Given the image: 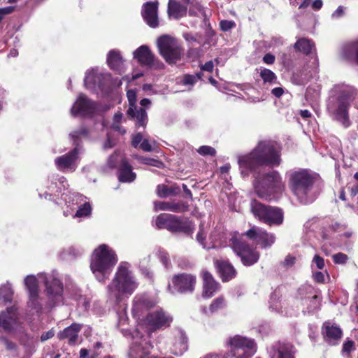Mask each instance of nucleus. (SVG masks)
Listing matches in <instances>:
<instances>
[{
    "instance_id": "obj_1",
    "label": "nucleus",
    "mask_w": 358,
    "mask_h": 358,
    "mask_svg": "<svg viewBox=\"0 0 358 358\" xmlns=\"http://www.w3.org/2000/svg\"><path fill=\"white\" fill-rule=\"evenodd\" d=\"M281 150L280 144L275 141H259L250 152L238 158L240 168L242 172L245 170L256 173L262 166H278L282 162Z\"/></svg>"
},
{
    "instance_id": "obj_2",
    "label": "nucleus",
    "mask_w": 358,
    "mask_h": 358,
    "mask_svg": "<svg viewBox=\"0 0 358 358\" xmlns=\"http://www.w3.org/2000/svg\"><path fill=\"white\" fill-rule=\"evenodd\" d=\"M138 287V283L129 269V264L121 262L107 288L110 296L119 303L124 296H131Z\"/></svg>"
},
{
    "instance_id": "obj_3",
    "label": "nucleus",
    "mask_w": 358,
    "mask_h": 358,
    "mask_svg": "<svg viewBox=\"0 0 358 358\" xmlns=\"http://www.w3.org/2000/svg\"><path fill=\"white\" fill-rule=\"evenodd\" d=\"M253 185L257 196L268 201L276 199L285 189L282 176L275 170L259 174L255 177Z\"/></svg>"
},
{
    "instance_id": "obj_4",
    "label": "nucleus",
    "mask_w": 358,
    "mask_h": 358,
    "mask_svg": "<svg viewBox=\"0 0 358 358\" xmlns=\"http://www.w3.org/2000/svg\"><path fill=\"white\" fill-rule=\"evenodd\" d=\"M117 262V257L115 251L107 245L102 244L94 250L90 268L96 278L100 282H104Z\"/></svg>"
},
{
    "instance_id": "obj_5",
    "label": "nucleus",
    "mask_w": 358,
    "mask_h": 358,
    "mask_svg": "<svg viewBox=\"0 0 358 358\" xmlns=\"http://www.w3.org/2000/svg\"><path fill=\"white\" fill-rule=\"evenodd\" d=\"M317 181L316 174L305 169L291 171L287 174L288 187L299 199L307 197Z\"/></svg>"
},
{
    "instance_id": "obj_6",
    "label": "nucleus",
    "mask_w": 358,
    "mask_h": 358,
    "mask_svg": "<svg viewBox=\"0 0 358 358\" xmlns=\"http://www.w3.org/2000/svg\"><path fill=\"white\" fill-rule=\"evenodd\" d=\"M229 245L233 252L238 256L243 265L251 266L257 263L260 258V252L257 247L250 244L243 237V233L231 231L229 234Z\"/></svg>"
},
{
    "instance_id": "obj_7",
    "label": "nucleus",
    "mask_w": 358,
    "mask_h": 358,
    "mask_svg": "<svg viewBox=\"0 0 358 358\" xmlns=\"http://www.w3.org/2000/svg\"><path fill=\"white\" fill-rule=\"evenodd\" d=\"M158 229H166L171 233H183L192 236L194 224L187 217H182L173 214L161 213L155 220Z\"/></svg>"
},
{
    "instance_id": "obj_8",
    "label": "nucleus",
    "mask_w": 358,
    "mask_h": 358,
    "mask_svg": "<svg viewBox=\"0 0 358 358\" xmlns=\"http://www.w3.org/2000/svg\"><path fill=\"white\" fill-rule=\"evenodd\" d=\"M251 212L259 222L269 227L280 226L284 221L282 208L264 204L255 199L251 202Z\"/></svg>"
},
{
    "instance_id": "obj_9",
    "label": "nucleus",
    "mask_w": 358,
    "mask_h": 358,
    "mask_svg": "<svg viewBox=\"0 0 358 358\" xmlns=\"http://www.w3.org/2000/svg\"><path fill=\"white\" fill-rule=\"evenodd\" d=\"M157 44L160 55L167 64L172 65L181 59L183 48L177 38L162 35L157 38Z\"/></svg>"
},
{
    "instance_id": "obj_10",
    "label": "nucleus",
    "mask_w": 358,
    "mask_h": 358,
    "mask_svg": "<svg viewBox=\"0 0 358 358\" xmlns=\"http://www.w3.org/2000/svg\"><path fill=\"white\" fill-rule=\"evenodd\" d=\"M227 345L230 347V352L227 356L236 358H250L257 350L254 339L240 335L229 338Z\"/></svg>"
},
{
    "instance_id": "obj_11",
    "label": "nucleus",
    "mask_w": 358,
    "mask_h": 358,
    "mask_svg": "<svg viewBox=\"0 0 358 358\" xmlns=\"http://www.w3.org/2000/svg\"><path fill=\"white\" fill-rule=\"evenodd\" d=\"M352 101V92L346 90L342 91L337 97V106L332 112L334 119L340 122L344 128H348L351 125L349 108Z\"/></svg>"
},
{
    "instance_id": "obj_12",
    "label": "nucleus",
    "mask_w": 358,
    "mask_h": 358,
    "mask_svg": "<svg viewBox=\"0 0 358 358\" xmlns=\"http://www.w3.org/2000/svg\"><path fill=\"white\" fill-rule=\"evenodd\" d=\"M172 321L173 318L161 309L148 313L142 322L148 331L155 332L169 327Z\"/></svg>"
},
{
    "instance_id": "obj_13",
    "label": "nucleus",
    "mask_w": 358,
    "mask_h": 358,
    "mask_svg": "<svg viewBox=\"0 0 358 358\" xmlns=\"http://www.w3.org/2000/svg\"><path fill=\"white\" fill-rule=\"evenodd\" d=\"M243 235H245L248 240L253 241L256 245H259L262 249L271 248L275 243L276 239L274 234L257 226L252 227L243 233Z\"/></svg>"
},
{
    "instance_id": "obj_14",
    "label": "nucleus",
    "mask_w": 358,
    "mask_h": 358,
    "mask_svg": "<svg viewBox=\"0 0 358 358\" xmlns=\"http://www.w3.org/2000/svg\"><path fill=\"white\" fill-rule=\"evenodd\" d=\"M45 286L48 299V305L50 308L56 306L63 301L64 287L60 280L52 275L46 277Z\"/></svg>"
},
{
    "instance_id": "obj_15",
    "label": "nucleus",
    "mask_w": 358,
    "mask_h": 358,
    "mask_svg": "<svg viewBox=\"0 0 358 358\" xmlns=\"http://www.w3.org/2000/svg\"><path fill=\"white\" fill-rule=\"evenodd\" d=\"M174 289L180 294H192L196 284V276L189 273L175 274L171 278Z\"/></svg>"
},
{
    "instance_id": "obj_16",
    "label": "nucleus",
    "mask_w": 358,
    "mask_h": 358,
    "mask_svg": "<svg viewBox=\"0 0 358 358\" xmlns=\"http://www.w3.org/2000/svg\"><path fill=\"white\" fill-rule=\"evenodd\" d=\"M96 109V103L88 99L85 94H80L71 108L74 115H92Z\"/></svg>"
},
{
    "instance_id": "obj_17",
    "label": "nucleus",
    "mask_w": 358,
    "mask_h": 358,
    "mask_svg": "<svg viewBox=\"0 0 358 358\" xmlns=\"http://www.w3.org/2000/svg\"><path fill=\"white\" fill-rule=\"evenodd\" d=\"M159 1H147L142 6L141 15L146 24L156 28L159 26L158 7Z\"/></svg>"
},
{
    "instance_id": "obj_18",
    "label": "nucleus",
    "mask_w": 358,
    "mask_h": 358,
    "mask_svg": "<svg viewBox=\"0 0 358 358\" xmlns=\"http://www.w3.org/2000/svg\"><path fill=\"white\" fill-rule=\"evenodd\" d=\"M321 331L324 340L331 345H336L343 336L341 328L330 321H326L322 324Z\"/></svg>"
},
{
    "instance_id": "obj_19",
    "label": "nucleus",
    "mask_w": 358,
    "mask_h": 358,
    "mask_svg": "<svg viewBox=\"0 0 358 358\" xmlns=\"http://www.w3.org/2000/svg\"><path fill=\"white\" fill-rule=\"evenodd\" d=\"M24 284L29 293V306L37 311L41 310V305L38 302L39 289L37 278L34 275H27L24 279Z\"/></svg>"
},
{
    "instance_id": "obj_20",
    "label": "nucleus",
    "mask_w": 358,
    "mask_h": 358,
    "mask_svg": "<svg viewBox=\"0 0 358 358\" xmlns=\"http://www.w3.org/2000/svg\"><path fill=\"white\" fill-rule=\"evenodd\" d=\"M295 348L288 342L278 341L271 348V358H295Z\"/></svg>"
},
{
    "instance_id": "obj_21",
    "label": "nucleus",
    "mask_w": 358,
    "mask_h": 358,
    "mask_svg": "<svg viewBox=\"0 0 358 358\" xmlns=\"http://www.w3.org/2000/svg\"><path fill=\"white\" fill-rule=\"evenodd\" d=\"M201 277L203 280L202 296L210 299L219 290L220 285L208 271H203Z\"/></svg>"
},
{
    "instance_id": "obj_22",
    "label": "nucleus",
    "mask_w": 358,
    "mask_h": 358,
    "mask_svg": "<svg viewBox=\"0 0 358 358\" xmlns=\"http://www.w3.org/2000/svg\"><path fill=\"white\" fill-rule=\"evenodd\" d=\"M78 158V148H74L68 153L55 159V164L61 171L76 169V162Z\"/></svg>"
},
{
    "instance_id": "obj_23",
    "label": "nucleus",
    "mask_w": 358,
    "mask_h": 358,
    "mask_svg": "<svg viewBox=\"0 0 358 358\" xmlns=\"http://www.w3.org/2000/svg\"><path fill=\"white\" fill-rule=\"evenodd\" d=\"M83 328V324L73 323L57 334L59 340H67L69 345H75L78 343V334Z\"/></svg>"
},
{
    "instance_id": "obj_24",
    "label": "nucleus",
    "mask_w": 358,
    "mask_h": 358,
    "mask_svg": "<svg viewBox=\"0 0 358 358\" xmlns=\"http://www.w3.org/2000/svg\"><path fill=\"white\" fill-rule=\"evenodd\" d=\"M215 264L223 282H229L236 276L237 271L227 260H216Z\"/></svg>"
},
{
    "instance_id": "obj_25",
    "label": "nucleus",
    "mask_w": 358,
    "mask_h": 358,
    "mask_svg": "<svg viewBox=\"0 0 358 358\" xmlns=\"http://www.w3.org/2000/svg\"><path fill=\"white\" fill-rule=\"evenodd\" d=\"M134 57L141 65L152 67L154 64L155 55L147 45H141L134 52Z\"/></svg>"
},
{
    "instance_id": "obj_26",
    "label": "nucleus",
    "mask_w": 358,
    "mask_h": 358,
    "mask_svg": "<svg viewBox=\"0 0 358 358\" xmlns=\"http://www.w3.org/2000/svg\"><path fill=\"white\" fill-rule=\"evenodd\" d=\"M155 306L153 301L143 295H136L133 299L132 313L139 316L143 311L151 309Z\"/></svg>"
},
{
    "instance_id": "obj_27",
    "label": "nucleus",
    "mask_w": 358,
    "mask_h": 358,
    "mask_svg": "<svg viewBox=\"0 0 358 358\" xmlns=\"http://www.w3.org/2000/svg\"><path fill=\"white\" fill-rule=\"evenodd\" d=\"M17 320V309L12 306L7 308L0 313V327L4 330H10Z\"/></svg>"
},
{
    "instance_id": "obj_28",
    "label": "nucleus",
    "mask_w": 358,
    "mask_h": 358,
    "mask_svg": "<svg viewBox=\"0 0 358 358\" xmlns=\"http://www.w3.org/2000/svg\"><path fill=\"white\" fill-rule=\"evenodd\" d=\"M136 173L132 171V166L125 159L120 162L117 170V178L121 182H131L136 178Z\"/></svg>"
},
{
    "instance_id": "obj_29",
    "label": "nucleus",
    "mask_w": 358,
    "mask_h": 358,
    "mask_svg": "<svg viewBox=\"0 0 358 358\" xmlns=\"http://www.w3.org/2000/svg\"><path fill=\"white\" fill-rule=\"evenodd\" d=\"M188 348V338L186 334L182 331H179L174 337V342L173 344V351L172 352L175 355H181L185 351H187Z\"/></svg>"
},
{
    "instance_id": "obj_30",
    "label": "nucleus",
    "mask_w": 358,
    "mask_h": 358,
    "mask_svg": "<svg viewBox=\"0 0 358 358\" xmlns=\"http://www.w3.org/2000/svg\"><path fill=\"white\" fill-rule=\"evenodd\" d=\"M127 114L131 118L136 121V126L145 127L148 122V115L143 108H137V107H129Z\"/></svg>"
},
{
    "instance_id": "obj_31",
    "label": "nucleus",
    "mask_w": 358,
    "mask_h": 358,
    "mask_svg": "<svg viewBox=\"0 0 358 358\" xmlns=\"http://www.w3.org/2000/svg\"><path fill=\"white\" fill-rule=\"evenodd\" d=\"M296 52H301L305 55H310L315 50V44L311 39L307 38H299L294 44Z\"/></svg>"
},
{
    "instance_id": "obj_32",
    "label": "nucleus",
    "mask_w": 358,
    "mask_h": 358,
    "mask_svg": "<svg viewBox=\"0 0 358 358\" xmlns=\"http://www.w3.org/2000/svg\"><path fill=\"white\" fill-rule=\"evenodd\" d=\"M187 11V7L180 3L174 0H169L168 4V14L169 16L175 19H180L186 16Z\"/></svg>"
},
{
    "instance_id": "obj_33",
    "label": "nucleus",
    "mask_w": 358,
    "mask_h": 358,
    "mask_svg": "<svg viewBox=\"0 0 358 358\" xmlns=\"http://www.w3.org/2000/svg\"><path fill=\"white\" fill-rule=\"evenodd\" d=\"M146 343H145V345L142 343H133L128 352L129 357L145 358L150 353L149 348L146 346Z\"/></svg>"
},
{
    "instance_id": "obj_34",
    "label": "nucleus",
    "mask_w": 358,
    "mask_h": 358,
    "mask_svg": "<svg viewBox=\"0 0 358 358\" xmlns=\"http://www.w3.org/2000/svg\"><path fill=\"white\" fill-rule=\"evenodd\" d=\"M122 57L119 51L113 50H110L107 57V63L109 67L113 70H119L120 66L122 64Z\"/></svg>"
},
{
    "instance_id": "obj_35",
    "label": "nucleus",
    "mask_w": 358,
    "mask_h": 358,
    "mask_svg": "<svg viewBox=\"0 0 358 358\" xmlns=\"http://www.w3.org/2000/svg\"><path fill=\"white\" fill-rule=\"evenodd\" d=\"M89 135L88 129L85 127H81L80 129L73 131L71 134L73 144L75 148L79 149V146L82 141V138H87Z\"/></svg>"
},
{
    "instance_id": "obj_36",
    "label": "nucleus",
    "mask_w": 358,
    "mask_h": 358,
    "mask_svg": "<svg viewBox=\"0 0 358 358\" xmlns=\"http://www.w3.org/2000/svg\"><path fill=\"white\" fill-rule=\"evenodd\" d=\"M259 76L264 83H268L270 85L276 83L277 76L273 71L268 69H262Z\"/></svg>"
},
{
    "instance_id": "obj_37",
    "label": "nucleus",
    "mask_w": 358,
    "mask_h": 358,
    "mask_svg": "<svg viewBox=\"0 0 358 358\" xmlns=\"http://www.w3.org/2000/svg\"><path fill=\"white\" fill-rule=\"evenodd\" d=\"M226 306L225 298L223 296H220L212 301L209 306V311L210 313H215L224 309Z\"/></svg>"
},
{
    "instance_id": "obj_38",
    "label": "nucleus",
    "mask_w": 358,
    "mask_h": 358,
    "mask_svg": "<svg viewBox=\"0 0 358 358\" xmlns=\"http://www.w3.org/2000/svg\"><path fill=\"white\" fill-rule=\"evenodd\" d=\"M189 206L188 203L183 201L171 202L170 211L176 213H182L189 210Z\"/></svg>"
},
{
    "instance_id": "obj_39",
    "label": "nucleus",
    "mask_w": 358,
    "mask_h": 358,
    "mask_svg": "<svg viewBox=\"0 0 358 358\" xmlns=\"http://www.w3.org/2000/svg\"><path fill=\"white\" fill-rule=\"evenodd\" d=\"M13 291L8 285H3L0 287V299L5 302H11Z\"/></svg>"
},
{
    "instance_id": "obj_40",
    "label": "nucleus",
    "mask_w": 358,
    "mask_h": 358,
    "mask_svg": "<svg viewBox=\"0 0 358 358\" xmlns=\"http://www.w3.org/2000/svg\"><path fill=\"white\" fill-rule=\"evenodd\" d=\"M196 9L198 10V11L199 12V13L203 17V22L208 25V28L209 29V30H208L209 35H212V36L214 35L215 31L211 28L208 17L206 15L205 10H204V8L201 4H196Z\"/></svg>"
},
{
    "instance_id": "obj_41",
    "label": "nucleus",
    "mask_w": 358,
    "mask_h": 358,
    "mask_svg": "<svg viewBox=\"0 0 358 358\" xmlns=\"http://www.w3.org/2000/svg\"><path fill=\"white\" fill-rule=\"evenodd\" d=\"M91 210L92 208L90 203L85 202L78 208L76 215L77 217L87 216L91 213Z\"/></svg>"
},
{
    "instance_id": "obj_42",
    "label": "nucleus",
    "mask_w": 358,
    "mask_h": 358,
    "mask_svg": "<svg viewBox=\"0 0 358 358\" xmlns=\"http://www.w3.org/2000/svg\"><path fill=\"white\" fill-rule=\"evenodd\" d=\"M206 233L205 232V230H204V224L203 223H201L199 224V231H198V233L196 234V241L203 248H206Z\"/></svg>"
},
{
    "instance_id": "obj_43",
    "label": "nucleus",
    "mask_w": 358,
    "mask_h": 358,
    "mask_svg": "<svg viewBox=\"0 0 358 358\" xmlns=\"http://www.w3.org/2000/svg\"><path fill=\"white\" fill-rule=\"evenodd\" d=\"M202 46L201 45L199 48L189 47L187 50V56L193 59L201 57L203 55Z\"/></svg>"
},
{
    "instance_id": "obj_44",
    "label": "nucleus",
    "mask_w": 358,
    "mask_h": 358,
    "mask_svg": "<svg viewBox=\"0 0 358 358\" xmlns=\"http://www.w3.org/2000/svg\"><path fill=\"white\" fill-rule=\"evenodd\" d=\"M197 152L202 156H215L216 150L214 148L208 145H202L199 148Z\"/></svg>"
},
{
    "instance_id": "obj_45",
    "label": "nucleus",
    "mask_w": 358,
    "mask_h": 358,
    "mask_svg": "<svg viewBox=\"0 0 358 358\" xmlns=\"http://www.w3.org/2000/svg\"><path fill=\"white\" fill-rule=\"evenodd\" d=\"M348 259V256L343 252H338L332 256L333 262L337 264H344Z\"/></svg>"
},
{
    "instance_id": "obj_46",
    "label": "nucleus",
    "mask_w": 358,
    "mask_h": 358,
    "mask_svg": "<svg viewBox=\"0 0 358 358\" xmlns=\"http://www.w3.org/2000/svg\"><path fill=\"white\" fill-rule=\"evenodd\" d=\"M156 192L159 198H166L169 196V186L164 184L158 185Z\"/></svg>"
},
{
    "instance_id": "obj_47",
    "label": "nucleus",
    "mask_w": 358,
    "mask_h": 358,
    "mask_svg": "<svg viewBox=\"0 0 358 358\" xmlns=\"http://www.w3.org/2000/svg\"><path fill=\"white\" fill-rule=\"evenodd\" d=\"M342 350L350 355L352 351L355 350V342L352 340H347L343 345Z\"/></svg>"
},
{
    "instance_id": "obj_48",
    "label": "nucleus",
    "mask_w": 358,
    "mask_h": 358,
    "mask_svg": "<svg viewBox=\"0 0 358 358\" xmlns=\"http://www.w3.org/2000/svg\"><path fill=\"white\" fill-rule=\"evenodd\" d=\"M220 27L222 31H227L232 28L236 27V23L234 21H229L227 20H221L220 22Z\"/></svg>"
},
{
    "instance_id": "obj_49",
    "label": "nucleus",
    "mask_w": 358,
    "mask_h": 358,
    "mask_svg": "<svg viewBox=\"0 0 358 358\" xmlns=\"http://www.w3.org/2000/svg\"><path fill=\"white\" fill-rule=\"evenodd\" d=\"M313 288L310 286L303 285L298 289L297 294L301 299H304L306 298L310 299L309 296L308 297L304 296V294L306 293H310L313 291Z\"/></svg>"
},
{
    "instance_id": "obj_50",
    "label": "nucleus",
    "mask_w": 358,
    "mask_h": 358,
    "mask_svg": "<svg viewBox=\"0 0 358 358\" xmlns=\"http://www.w3.org/2000/svg\"><path fill=\"white\" fill-rule=\"evenodd\" d=\"M171 202L170 201H155V208L157 210H169L170 211Z\"/></svg>"
},
{
    "instance_id": "obj_51",
    "label": "nucleus",
    "mask_w": 358,
    "mask_h": 358,
    "mask_svg": "<svg viewBox=\"0 0 358 358\" xmlns=\"http://www.w3.org/2000/svg\"><path fill=\"white\" fill-rule=\"evenodd\" d=\"M195 78L194 75L185 74L182 80V83L184 85H194L196 83Z\"/></svg>"
},
{
    "instance_id": "obj_52",
    "label": "nucleus",
    "mask_w": 358,
    "mask_h": 358,
    "mask_svg": "<svg viewBox=\"0 0 358 358\" xmlns=\"http://www.w3.org/2000/svg\"><path fill=\"white\" fill-rule=\"evenodd\" d=\"M118 157L119 156L116 153H114L109 157L107 162L109 168L115 169L117 167L118 163Z\"/></svg>"
},
{
    "instance_id": "obj_53",
    "label": "nucleus",
    "mask_w": 358,
    "mask_h": 358,
    "mask_svg": "<svg viewBox=\"0 0 358 358\" xmlns=\"http://www.w3.org/2000/svg\"><path fill=\"white\" fill-rule=\"evenodd\" d=\"M127 98L129 103V107H136V92L134 90H129L127 92Z\"/></svg>"
},
{
    "instance_id": "obj_54",
    "label": "nucleus",
    "mask_w": 358,
    "mask_h": 358,
    "mask_svg": "<svg viewBox=\"0 0 358 358\" xmlns=\"http://www.w3.org/2000/svg\"><path fill=\"white\" fill-rule=\"evenodd\" d=\"M313 262L316 264L318 269H323L325 266L324 258L318 255L314 256Z\"/></svg>"
},
{
    "instance_id": "obj_55",
    "label": "nucleus",
    "mask_w": 358,
    "mask_h": 358,
    "mask_svg": "<svg viewBox=\"0 0 358 358\" xmlns=\"http://www.w3.org/2000/svg\"><path fill=\"white\" fill-rule=\"evenodd\" d=\"M296 258L291 255L286 256L285 260L282 262V265L286 268L292 267L294 265Z\"/></svg>"
},
{
    "instance_id": "obj_56",
    "label": "nucleus",
    "mask_w": 358,
    "mask_h": 358,
    "mask_svg": "<svg viewBox=\"0 0 358 358\" xmlns=\"http://www.w3.org/2000/svg\"><path fill=\"white\" fill-rule=\"evenodd\" d=\"M262 61L264 64L271 65L274 64L275 61V57L271 53H266L263 57Z\"/></svg>"
},
{
    "instance_id": "obj_57",
    "label": "nucleus",
    "mask_w": 358,
    "mask_h": 358,
    "mask_svg": "<svg viewBox=\"0 0 358 358\" xmlns=\"http://www.w3.org/2000/svg\"><path fill=\"white\" fill-rule=\"evenodd\" d=\"M143 141V136L141 133L136 134L131 141V145L134 148H137Z\"/></svg>"
},
{
    "instance_id": "obj_58",
    "label": "nucleus",
    "mask_w": 358,
    "mask_h": 358,
    "mask_svg": "<svg viewBox=\"0 0 358 358\" xmlns=\"http://www.w3.org/2000/svg\"><path fill=\"white\" fill-rule=\"evenodd\" d=\"M313 280L317 283L324 282V275L321 271H316L313 275Z\"/></svg>"
},
{
    "instance_id": "obj_59",
    "label": "nucleus",
    "mask_w": 358,
    "mask_h": 358,
    "mask_svg": "<svg viewBox=\"0 0 358 358\" xmlns=\"http://www.w3.org/2000/svg\"><path fill=\"white\" fill-rule=\"evenodd\" d=\"M345 14V8L343 6H339L337 9L332 13L333 18H340Z\"/></svg>"
},
{
    "instance_id": "obj_60",
    "label": "nucleus",
    "mask_w": 358,
    "mask_h": 358,
    "mask_svg": "<svg viewBox=\"0 0 358 358\" xmlns=\"http://www.w3.org/2000/svg\"><path fill=\"white\" fill-rule=\"evenodd\" d=\"M200 68L201 71H205L211 73L213 71L214 64L213 61H208L206 62L203 65H201Z\"/></svg>"
},
{
    "instance_id": "obj_61",
    "label": "nucleus",
    "mask_w": 358,
    "mask_h": 358,
    "mask_svg": "<svg viewBox=\"0 0 358 358\" xmlns=\"http://www.w3.org/2000/svg\"><path fill=\"white\" fill-rule=\"evenodd\" d=\"M139 146L145 152H151L152 150V145L148 139L143 140Z\"/></svg>"
},
{
    "instance_id": "obj_62",
    "label": "nucleus",
    "mask_w": 358,
    "mask_h": 358,
    "mask_svg": "<svg viewBox=\"0 0 358 358\" xmlns=\"http://www.w3.org/2000/svg\"><path fill=\"white\" fill-rule=\"evenodd\" d=\"M183 38L189 43H193V42L197 43L199 44L200 43V42L197 40L196 36H194L193 34H192L190 33H185V34H183Z\"/></svg>"
},
{
    "instance_id": "obj_63",
    "label": "nucleus",
    "mask_w": 358,
    "mask_h": 358,
    "mask_svg": "<svg viewBox=\"0 0 358 358\" xmlns=\"http://www.w3.org/2000/svg\"><path fill=\"white\" fill-rule=\"evenodd\" d=\"M284 92V89L280 87H275L271 90V94L277 98L282 96Z\"/></svg>"
},
{
    "instance_id": "obj_64",
    "label": "nucleus",
    "mask_w": 358,
    "mask_h": 358,
    "mask_svg": "<svg viewBox=\"0 0 358 358\" xmlns=\"http://www.w3.org/2000/svg\"><path fill=\"white\" fill-rule=\"evenodd\" d=\"M85 83L86 85H96V76L93 73H89L85 76Z\"/></svg>"
}]
</instances>
